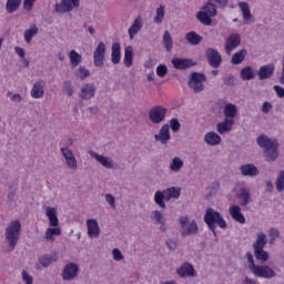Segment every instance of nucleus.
Returning <instances> with one entry per match:
<instances>
[{
  "instance_id": "obj_1",
  "label": "nucleus",
  "mask_w": 284,
  "mask_h": 284,
  "mask_svg": "<svg viewBox=\"0 0 284 284\" xmlns=\"http://www.w3.org/2000/svg\"><path fill=\"white\" fill-rule=\"evenodd\" d=\"M256 143L262 148V150H264L265 161H267V163H274V161L278 159V148L281 145L278 140L270 139L267 135L261 134L257 136Z\"/></svg>"
},
{
  "instance_id": "obj_2",
  "label": "nucleus",
  "mask_w": 284,
  "mask_h": 284,
  "mask_svg": "<svg viewBox=\"0 0 284 284\" xmlns=\"http://www.w3.org/2000/svg\"><path fill=\"white\" fill-rule=\"evenodd\" d=\"M204 223H206L209 230H211L215 239L219 236L216 234V225H219L221 230H225L227 227V222H225L223 215H221V213L217 211H214V209H206Z\"/></svg>"
},
{
  "instance_id": "obj_3",
  "label": "nucleus",
  "mask_w": 284,
  "mask_h": 284,
  "mask_svg": "<svg viewBox=\"0 0 284 284\" xmlns=\"http://www.w3.org/2000/svg\"><path fill=\"white\" fill-rule=\"evenodd\" d=\"M21 236V222L19 220L11 221L9 226L6 229V239L10 247H17L19 237Z\"/></svg>"
},
{
  "instance_id": "obj_4",
  "label": "nucleus",
  "mask_w": 284,
  "mask_h": 284,
  "mask_svg": "<svg viewBox=\"0 0 284 284\" xmlns=\"http://www.w3.org/2000/svg\"><path fill=\"white\" fill-rule=\"evenodd\" d=\"M205 81H207V77L205 73L201 72H192L189 79V88L193 90L195 94H199L205 90Z\"/></svg>"
},
{
  "instance_id": "obj_5",
  "label": "nucleus",
  "mask_w": 284,
  "mask_h": 284,
  "mask_svg": "<svg viewBox=\"0 0 284 284\" xmlns=\"http://www.w3.org/2000/svg\"><path fill=\"white\" fill-rule=\"evenodd\" d=\"M187 223H190V219L187 216H181L180 217V232L182 236H192V234L199 233V224H196V220H193L189 226Z\"/></svg>"
},
{
  "instance_id": "obj_6",
  "label": "nucleus",
  "mask_w": 284,
  "mask_h": 284,
  "mask_svg": "<svg viewBox=\"0 0 284 284\" xmlns=\"http://www.w3.org/2000/svg\"><path fill=\"white\" fill-rule=\"evenodd\" d=\"M165 116H168V109L163 105H155L149 111V120L155 125L163 123V121H165Z\"/></svg>"
},
{
  "instance_id": "obj_7",
  "label": "nucleus",
  "mask_w": 284,
  "mask_h": 284,
  "mask_svg": "<svg viewBox=\"0 0 284 284\" xmlns=\"http://www.w3.org/2000/svg\"><path fill=\"white\" fill-rule=\"evenodd\" d=\"M251 273H253V275L256 278H275L276 276V272L272 270V267H270L268 265H256Z\"/></svg>"
},
{
  "instance_id": "obj_8",
  "label": "nucleus",
  "mask_w": 284,
  "mask_h": 284,
  "mask_svg": "<svg viewBox=\"0 0 284 284\" xmlns=\"http://www.w3.org/2000/svg\"><path fill=\"white\" fill-rule=\"evenodd\" d=\"M205 57L211 68H221V64L223 63V57L216 49L207 48L205 50Z\"/></svg>"
},
{
  "instance_id": "obj_9",
  "label": "nucleus",
  "mask_w": 284,
  "mask_h": 284,
  "mask_svg": "<svg viewBox=\"0 0 284 284\" xmlns=\"http://www.w3.org/2000/svg\"><path fill=\"white\" fill-rule=\"evenodd\" d=\"M62 281H74L79 276V265L74 262L67 264L62 271Z\"/></svg>"
},
{
  "instance_id": "obj_10",
  "label": "nucleus",
  "mask_w": 284,
  "mask_h": 284,
  "mask_svg": "<svg viewBox=\"0 0 284 284\" xmlns=\"http://www.w3.org/2000/svg\"><path fill=\"white\" fill-rule=\"evenodd\" d=\"M105 61V43L99 42L95 51L93 52V63L95 68H103Z\"/></svg>"
},
{
  "instance_id": "obj_11",
  "label": "nucleus",
  "mask_w": 284,
  "mask_h": 284,
  "mask_svg": "<svg viewBox=\"0 0 284 284\" xmlns=\"http://www.w3.org/2000/svg\"><path fill=\"white\" fill-rule=\"evenodd\" d=\"M175 274H178L180 278H187V276L195 277L196 270L194 268V265H192V263L185 262L179 268H176Z\"/></svg>"
},
{
  "instance_id": "obj_12",
  "label": "nucleus",
  "mask_w": 284,
  "mask_h": 284,
  "mask_svg": "<svg viewBox=\"0 0 284 284\" xmlns=\"http://www.w3.org/2000/svg\"><path fill=\"white\" fill-rule=\"evenodd\" d=\"M199 62L194 61L193 59H182V58H175L172 59V65L175 68V70H187L190 68H194V65H197Z\"/></svg>"
},
{
  "instance_id": "obj_13",
  "label": "nucleus",
  "mask_w": 284,
  "mask_h": 284,
  "mask_svg": "<svg viewBox=\"0 0 284 284\" xmlns=\"http://www.w3.org/2000/svg\"><path fill=\"white\" fill-rule=\"evenodd\" d=\"M171 139L172 135L170 134V124H164L160 129L159 134L154 135V141L162 143V145H168Z\"/></svg>"
},
{
  "instance_id": "obj_14",
  "label": "nucleus",
  "mask_w": 284,
  "mask_h": 284,
  "mask_svg": "<svg viewBox=\"0 0 284 284\" xmlns=\"http://www.w3.org/2000/svg\"><path fill=\"white\" fill-rule=\"evenodd\" d=\"M274 70H276V67L274 65V63L260 67L257 71V77L260 81L272 79V77L274 75Z\"/></svg>"
},
{
  "instance_id": "obj_15",
  "label": "nucleus",
  "mask_w": 284,
  "mask_h": 284,
  "mask_svg": "<svg viewBox=\"0 0 284 284\" xmlns=\"http://www.w3.org/2000/svg\"><path fill=\"white\" fill-rule=\"evenodd\" d=\"M241 45V34L233 33L229 37L225 43L226 54H231L232 50Z\"/></svg>"
},
{
  "instance_id": "obj_16",
  "label": "nucleus",
  "mask_w": 284,
  "mask_h": 284,
  "mask_svg": "<svg viewBox=\"0 0 284 284\" xmlns=\"http://www.w3.org/2000/svg\"><path fill=\"white\" fill-rule=\"evenodd\" d=\"M97 92V87L94 83H85L81 88L80 98L84 101H89L90 99H94V94Z\"/></svg>"
},
{
  "instance_id": "obj_17",
  "label": "nucleus",
  "mask_w": 284,
  "mask_h": 284,
  "mask_svg": "<svg viewBox=\"0 0 284 284\" xmlns=\"http://www.w3.org/2000/svg\"><path fill=\"white\" fill-rule=\"evenodd\" d=\"M74 10V0H61L60 3L55 4V12L65 14V12H72Z\"/></svg>"
},
{
  "instance_id": "obj_18",
  "label": "nucleus",
  "mask_w": 284,
  "mask_h": 284,
  "mask_svg": "<svg viewBox=\"0 0 284 284\" xmlns=\"http://www.w3.org/2000/svg\"><path fill=\"white\" fill-rule=\"evenodd\" d=\"M90 154L93 159H97L98 162L101 165H103V168H106V170H112V168H114V164H112V159H110L105 155H101L94 151H91Z\"/></svg>"
},
{
  "instance_id": "obj_19",
  "label": "nucleus",
  "mask_w": 284,
  "mask_h": 284,
  "mask_svg": "<svg viewBox=\"0 0 284 284\" xmlns=\"http://www.w3.org/2000/svg\"><path fill=\"white\" fill-rule=\"evenodd\" d=\"M87 226H88V235L90 236V239H99V234H100L99 222H97V220H88Z\"/></svg>"
},
{
  "instance_id": "obj_20",
  "label": "nucleus",
  "mask_w": 284,
  "mask_h": 284,
  "mask_svg": "<svg viewBox=\"0 0 284 284\" xmlns=\"http://www.w3.org/2000/svg\"><path fill=\"white\" fill-rule=\"evenodd\" d=\"M229 212H230V215L232 216V219L236 221V223H241L242 225H244L245 215H243V213H241V206L240 205H232L230 207Z\"/></svg>"
},
{
  "instance_id": "obj_21",
  "label": "nucleus",
  "mask_w": 284,
  "mask_h": 284,
  "mask_svg": "<svg viewBox=\"0 0 284 284\" xmlns=\"http://www.w3.org/2000/svg\"><path fill=\"white\" fill-rule=\"evenodd\" d=\"M111 61L114 65L121 63V43L114 42L111 47Z\"/></svg>"
},
{
  "instance_id": "obj_22",
  "label": "nucleus",
  "mask_w": 284,
  "mask_h": 284,
  "mask_svg": "<svg viewBox=\"0 0 284 284\" xmlns=\"http://www.w3.org/2000/svg\"><path fill=\"white\" fill-rule=\"evenodd\" d=\"M240 170L243 176H258V168H256V165L253 163L243 164Z\"/></svg>"
},
{
  "instance_id": "obj_23",
  "label": "nucleus",
  "mask_w": 284,
  "mask_h": 284,
  "mask_svg": "<svg viewBox=\"0 0 284 284\" xmlns=\"http://www.w3.org/2000/svg\"><path fill=\"white\" fill-rule=\"evenodd\" d=\"M204 142H205L206 145H211V146L220 145V143H221V135H219L214 131L207 132L204 135Z\"/></svg>"
},
{
  "instance_id": "obj_24",
  "label": "nucleus",
  "mask_w": 284,
  "mask_h": 284,
  "mask_svg": "<svg viewBox=\"0 0 284 284\" xmlns=\"http://www.w3.org/2000/svg\"><path fill=\"white\" fill-rule=\"evenodd\" d=\"M232 125H234V120L226 118L223 122L217 123L216 131L219 134H225V132H232Z\"/></svg>"
},
{
  "instance_id": "obj_25",
  "label": "nucleus",
  "mask_w": 284,
  "mask_h": 284,
  "mask_svg": "<svg viewBox=\"0 0 284 284\" xmlns=\"http://www.w3.org/2000/svg\"><path fill=\"white\" fill-rule=\"evenodd\" d=\"M143 19L141 17H138L133 24L129 28V37L130 39H134V34H139L141 32V29L143 28Z\"/></svg>"
},
{
  "instance_id": "obj_26",
  "label": "nucleus",
  "mask_w": 284,
  "mask_h": 284,
  "mask_svg": "<svg viewBox=\"0 0 284 284\" xmlns=\"http://www.w3.org/2000/svg\"><path fill=\"white\" fill-rule=\"evenodd\" d=\"M237 199L241 200L240 205L242 207H245V206L250 205V201L252 199V194L250 193V190L241 189L240 193L237 194Z\"/></svg>"
},
{
  "instance_id": "obj_27",
  "label": "nucleus",
  "mask_w": 284,
  "mask_h": 284,
  "mask_svg": "<svg viewBox=\"0 0 284 284\" xmlns=\"http://www.w3.org/2000/svg\"><path fill=\"white\" fill-rule=\"evenodd\" d=\"M47 216L51 227H59V217L57 216V209L47 207Z\"/></svg>"
},
{
  "instance_id": "obj_28",
  "label": "nucleus",
  "mask_w": 284,
  "mask_h": 284,
  "mask_svg": "<svg viewBox=\"0 0 284 284\" xmlns=\"http://www.w3.org/2000/svg\"><path fill=\"white\" fill-rule=\"evenodd\" d=\"M245 57H247V49H242L233 54L231 63H233V65H241V63L245 61Z\"/></svg>"
},
{
  "instance_id": "obj_29",
  "label": "nucleus",
  "mask_w": 284,
  "mask_h": 284,
  "mask_svg": "<svg viewBox=\"0 0 284 284\" xmlns=\"http://www.w3.org/2000/svg\"><path fill=\"white\" fill-rule=\"evenodd\" d=\"M185 39L190 45H199L203 41V37L199 36L196 31H190L186 33Z\"/></svg>"
},
{
  "instance_id": "obj_30",
  "label": "nucleus",
  "mask_w": 284,
  "mask_h": 284,
  "mask_svg": "<svg viewBox=\"0 0 284 284\" xmlns=\"http://www.w3.org/2000/svg\"><path fill=\"white\" fill-rule=\"evenodd\" d=\"M240 77L242 81H252V79H256V74L254 73V69L252 67H245L241 70Z\"/></svg>"
},
{
  "instance_id": "obj_31",
  "label": "nucleus",
  "mask_w": 284,
  "mask_h": 284,
  "mask_svg": "<svg viewBox=\"0 0 284 284\" xmlns=\"http://www.w3.org/2000/svg\"><path fill=\"white\" fill-rule=\"evenodd\" d=\"M21 1L22 0H7L6 11L8 14H14V12L21 8Z\"/></svg>"
},
{
  "instance_id": "obj_32",
  "label": "nucleus",
  "mask_w": 284,
  "mask_h": 284,
  "mask_svg": "<svg viewBox=\"0 0 284 284\" xmlns=\"http://www.w3.org/2000/svg\"><path fill=\"white\" fill-rule=\"evenodd\" d=\"M265 245H267V235L260 233L256 241L253 243V250H265Z\"/></svg>"
},
{
  "instance_id": "obj_33",
  "label": "nucleus",
  "mask_w": 284,
  "mask_h": 284,
  "mask_svg": "<svg viewBox=\"0 0 284 284\" xmlns=\"http://www.w3.org/2000/svg\"><path fill=\"white\" fill-rule=\"evenodd\" d=\"M134 62V52L131 45L126 47L124 50V65L125 68H132Z\"/></svg>"
},
{
  "instance_id": "obj_34",
  "label": "nucleus",
  "mask_w": 284,
  "mask_h": 284,
  "mask_svg": "<svg viewBox=\"0 0 284 284\" xmlns=\"http://www.w3.org/2000/svg\"><path fill=\"white\" fill-rule=\"evenodd\" d=\"M162 43L166 52H172V48H174V40H172V34H170V31H164Z\"/></svg>"
},
{
  "instance_id": "obj_35",
  "label": "nucleus",
  "mask_w": 284,
  "mask_h": 284,
  "mask_svg": "<svg viewBox=\"0 0 284 284\" xmlns=\"http://www.w3.org/2000/svg\"><path fill=\"white\" fill-rule=\"evenodd\" d=\"M254 256L256 261H260L261 263H267L270 261V253L264 251V248H254Z\"/></svg>"
},
{
  "instance_id": "obj_36",
  "label": "nucleus",
  "mask_w": 284,
  "mask_h": 284,
  "mask_svg": "<svg viewBox=\"0 0 284 284\" xmlns=\"http://www.w3.org/2000/svg\"><path fill=\"white\" fill-rule=\"evenodd\" d=\"M69 59L71 62V68H79V65H81V61H83V58L81 57V54H79L74 50L70 51Z\"/></svg>"
},
{
  "instance_id": "obj_37",
  "label": "nucleus",
  "mask_w": 284,
  "mask_h": 284,
  "mask_svg": "<svg viewBox=\"0 0 284 284\" xmlns=\"http://www.w3.org/2000/svg\"><path fill=\"white\" fill-rule=\"evenodd\" d=\"M239 8L242 12L244 21H250L252 19V11H250V4L247 2H239Z\"/></svg>"
},
{
  "instance_id": "obj_38",
  "label": "nucleus",
  "mask_w": 284,
  "mask_h": 284,
  "mask_svg": "<svg viewBox=\"0 0 284 284\" xmlns=\"http://www.w3.org/2000/svg\"><path fill=\"white\" fill-rule=\"evenodd\" d=\"M196 19L202 23V26H212V16L205 11H199L196 13Z\"/></svg>"
},
{
  "instance_id": "obj_39",
  "label": "nucleus",
  "mask_w": 284,
  "mask_h": 284,
  "mask_svg": "<svg viewBox=\"0 0 284 284\" xmlns=\"http://www.w3.org/2000/svg\"><path fill=\"white\" fill-rule=\"evenodd\" d=\"M37 34H39V28L33 24L30 29H27L24 31V41L27 43H31L32 39H34V37H37Z\"/></svg>"
},
{
  "instance_id": "obj_40",
  "label": "nucleus",
  "mask_w": 284,
  "mask_h": 284,
  "mask_svg": "<svg viewBox=\"0 0 284 284\" xmlns=\"http://www.w3.org/2000/svg\"><path fill=\"white\" fill-rule=\"evenodd\" d=\"M43 94V84L41 82H36L31 90V97H33V99H41Z\"/></svg>"
},
{
  "instance_id": "obj_41",
  "label": "nucleus",
  "mask_w": 284,
  "mask_h": 284,
  "mask_svg": "<svg viewBox=\"0 0 284 284\" xmlns=\"http://www.w3.org/2000/svg\"><path fill=\"white\" fill-rule=\"evenodd\" d=\"M202 10L210 14V17H216L219 14V10L216 9V4L211 0H207L206 4L202 7Z\"/></svg>"
},
{
  "instance_id": "obj_42",
  "label": "nucleus",
  "mask_w": 284,
  "mask_h": 284,
  "mask_svg": "<svg viewBox=\"0 0 284 284\" xmlns=\"http://www.w3.org/2000/svg\"><path fill=\"white\" fill-rule=\"evenodd\" d=\"M154 203L159 205L162 210H165L168 206L165 205V193L163 191H156L154 194Z\"/></svg>"
},
{
  "instance_id": "obj_43",
  "label": "nucleus",
  "mask_w": 284,
  "mask_h": 284,
  "mask_svg": "<svg viewBox=\"0 0 284 284\" xmlns=\"http://www.w3.org/2000/svg\"><path fill=\"white\" fill-rule=\"evenodd\" d=\"M184 162L181 160V158L175 156L172 159L170 164V171L171 172H181V169L183 168Z\"/></svg>"
},
{
  "instance_id": "obj_44",
  "label": "nucleus",
  "mask_w": 284,
  "mask_h": 284,
  "mask_svg": "<svg viewBox=\"0 0 284 284\" xmlns=\"http://www.w3.org/2000/svg\"><path fill=\"white\" fill-rule=\"evenodd\" d=\"M40 265H42V267H50V265H52V263H54L57 261V258L54 257V254H47L42 257H40Z\"/></svg>"
},
{
  "instance_id": "obj_45",
  "label": "nucleus",
  "mask_w": 284,
  "mask_h": 284,
  "mask_svg": "<svg viewBox=\"0 0 284 284\" xmlns=\"http://www.w3.org/2000/svg\"><path fill=\"white\" fill-rule=\"evenodd\" d=\"M151 219L154 221V225H163V223L166 221L161 211H153Z\"/></svg>"
},
{
  "instance_id": "obj_46",
  "label": "nucleus",
  "mask_w": 284,
  "mask_h": 284,
  "mask_svg": "<svg viewBox=\"0 0 284 284\" xmlns=\"http://www.w3.org/2000/svg\"><path fill=\"white\" fill-rule=\"evenodd\" d=\"M53 236H61V229L53 226V229H47L45 239L47 241H54Z\"/></svg>"
},
{
  "instance_id": "obj_47",
  "label": "nucleus",
  "mask_w": 284,
  "mask_h": 284,
  "mask_svg": "<svg viewBox=\"0 0 284 284\" xmlns=\"http://www.w3.org/2000/svg\"><path fill=\"white\" fill-rule=\"evenodd\" d=\"M224 115L226 119H234L236 116V105L229 103L224 106Z\"/></svg>"
},
{
  "instance_id": "obj_48",
  "label": "nucleus",
  "mask_w": 284,
  "mask_h": 284,
  "mask_svg": "<svg viewBox=\"0 0 284 284\" xmlns=\"http://www.w3.org/2000/svg\"><path fill=\"white\" fill-rule=\"evenodd\" d=\"M163 19H165V8L160 6L156 9V17L154 18V23H163Z\"/></svg>"
},
{
  "instance_id": "obj_49",
  "label": "nucleus",
  "mask_w": 284,
  "mask_h": 284,
  "mask_svg": "<svg viewBox=\"0 0 284 284\" xmlns=\"http://www.w3.org/2000/svg\"><path fill=\"white\" fill-rule=\"evenodd\" d=\"M62 90L63 92H67L68 97H72V94H74V87H72V82L70 80L63 82Z\"/></svg>"
},
{
  "instance_id": "obj_50",
  "label": "nucleus",
  "mask_w": 284,
  "mask_h": 284,
  "mask_svg": "<svg viewBox=\"0 0 284 284\" xmlns=\"http://www.w3.org/2000/svg\"><path fill=\"white\" fill-rule=\"evenodd\" d=\"M275 185H276L277 192H283V190H284V171L280 172L277 180L275 182Z\"/></svg>"
},
{
  "instance_id": "obj_51",
  "label": "nucleus",
  "mask_w": 284,
  "mask_h": 284,
  "mask_svg": "<svg viewBox=\"0 0 284 284\" xmlns=\"http://www.w3.org/2000/svg\"><path fill=\"white\" fill-rule=\"evenodd\" d=\"M166 192L173 199H179L181 196V189L180 187L171 186V187L166 189Z\"/></svg>"
},
{
  "instance_id": "obj_52",
  "label": "nucleus",
  "mask_w": 284,
  "mask_h": 284,
  "mask_svg": "<svg viewBox=\"0 0 284 284\" xmlns=\"http://www.w3.org/2000/svg\"><path fill=\"white\" fill-rule=\"evenodd\" d=\"M169 128H171L172 132H179L181 130V122H179V119L173 118L170 120Z\"/></svg>"
},
{
  "instance_id": "obj_53",
  "label": "nucleus",
  "mask_w": 284,
  "mask_h": 284,
  "mask_svg": "<svg viewBox=\"0 0 284 284\" xmlns=\"http://www.w3.org/2000/svg\"><path fill=\"white\" fill-rule=\"evenodd\" d=\"M78 77L79 79H81V81H83V79H88V77H90V70H88L85 67H80L78 69Z\"/></svg>"
},
{
  "instance_id": "obj_54",
  "label": "nucleus",
  "mask_w": 284,
  "mask_h": 284,
  "mask_svg": "<svg viewBox=\"0 0 284 284\" xmlns=\"http://www.w3.org/2000/svg\"><path fill=\"white\" fill-rule=\"evenodd\" d=\"M156 74L158 77H160L161 79L165 78V75L168 74V65L165 64H160L156 68Z\"/></svg>"
},
{
  "instance_id": "obj_55",
  "label": "nucleus",
  "mask_w": 284,
  "mask_h": 284,
  "mask_svg": "<svg viewBox=\"0 0 284 284\" xmlns=\"http://www.w3.org/2000/svg\"><path fill=\"white\" fill-rule=\"evenodd\" d=\"M246 258H247V263H248V270L250 272H252L254 270V267L256 266V263L254 262V255L252 254V252H246Z\"/></svg>"
},
{
  "instance_id": "obj_56",
  "label": "nucleus",
  "mask_w": 284,
  "mask_h": 284,
  "mask_svg": "<svg viewBox=\"0 0 284 284\" xmlns=\"http://www.w3.org/2000/svg\"><path fill=\"white\" fill-rule=\"evenodd\" d=\"M223 81H224V85H227L229 88H234L235 85L233 74L224 75Z\"/></svg>"
},
{
  "instance_id": "obj_57",
  "label": "nucleus",
  "mask_w": 284,
  "mask_h": 284,
  "mask_svg": "<svg viewBox=\"0 0 284 284\" xmlns=\"http://www.w3.org/2000/svg\"><path fill=\"white\" fill-rule=\"evenodd\" d=\"M7 97H10V99L12 101H14L16 103H21L23 101V97H21V94H19V93L12 94V91H9L7 93Z\"/></svg>"
},
{
  "instance_id": "obj_58",
  "label": "nucleus",
  "mask_w": 284,
  "mask_h": 284,
  "mask_svg": "<svg viewBox=\"0 0 284 284\" xmlns=\"http://www.w3.org/2000/svg\"><path fill=\"white\" fill-rule=\"evenodd\" d=\"M65 163L68 168H70V170H78L79 168V165L77 164V158H74V155L67 160Z\"/></svg>"
},
{
  "instance_id": "obj_59",
  "label": "nucleus",
  "mask_w": 284,
  "mask_h": 284,
  "mask_svg": "<svg viewBox=\"0 0 284 284\" xmlns=\"http://www.w3.org/2000/svg\"><path fill=\"white\" fill-rule=\"evenodd\" d=\"M62 155L64 156L65 161H69L74 156V153L69 148L61 149Z\"/></svg>"
},
{
  "instance_id": "obj_60",
  "label": "nucleus",
  "mask_w": 284,
  "mask_h": 284,
  "mask_svg": "<svg viewBox=\"0 0 284 284\" xmlns=\"http://www.w3.org/2000/svg\"><path fill=\"white\" fill-rule=\"evenodd\" d=\"M165 245L168 247V250H170L171 252H174V250H176V247H179V244L176 243V241L169 239L165 242Z\"/></svg>"
},
{
  "instance_id": "obj_61",
  "label": "nucleus",
  "mask_w": 284,
  "mask_h": 284,
  "mask_svg": "<svg viewBox=\"0 0 284 284\" xmlns=\"http://www.w3.org/2000/svg\"><path fill=\"white\" fill-rule=\"evenodd\" d=\"M17 195V189L12 187V185L9 186L7 199L12 203L14 201V196Z\"/></svg>"
},
{
  "instance_id": "obj_62",
  "label": "nucleus",
  "mask_w": 284,
  "mask_h": 284,
  "mask_svg": "<svg viewBox=\"0 0 284 284\" xmlns=\"http://www.w3.org/2000/svg\"><path fill=\"white\" fill-rule=\"evenodd\" d=\"M22 281H24L26 284L34 283L32 275L28 274L26 271H22Z\"/></svg>"
},
{
  "instance_id": "obj_63",
  "label": "nucleus",
  "mask_w": 284,
  "mask_h": 284,
  "mask_svg": "<svg viewBox=\"0 0 284 284\" xmlns=\"http://www.w3.org/2000/svg\"><path fill=\"white\" fill-rule=\"evenodd\" d=\"M112 254H113V260L123 261V253H121V250L113 248Z\"/></svg>"
},
{
  "instance_id": "obj_64",
  "label": "nucleus",
  "mask_w": 284,
  "mask_h": 284,
  "mask_svg": "<svg viewBox=\"0 0 284 284\" xmlns=\"http://www.w3.org/2000/svg\"><path fill=\"white\" fill-rule=\"evenodd\" d=\"M274 92L276 93V95L278 97V99H284V88L281 85H274L273 87Z\"/></svg>"
}]
</instances>
